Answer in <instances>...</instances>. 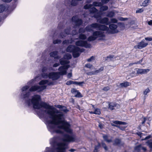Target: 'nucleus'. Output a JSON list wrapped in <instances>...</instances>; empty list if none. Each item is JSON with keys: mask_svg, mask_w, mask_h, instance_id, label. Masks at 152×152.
Masks as SVG:
<instances>
[{"mask_svg": "<svg viewBox=\"0 0 152 152\" xmlns=\"http://www.w3.org/2000/svg\"><path fill=\"white\" fill-rule=\"evenodd\" d=\"M39 84L40 86H33L29 89V86H23L21 89V97L25 99L26 103L28 106L32 104L34 108L45 109V110H42V113H45L48 115V118L49 119L47 120V126L49 130L52 133L56 132L63 134L65 131L67 134L64 135L63 140L66 142L74 141L75 137L72 133V130L70 128V125L65 121L62 120L64 116V114L62 112L58 111L56 108L44 102L39 103L41 98L40 96L39 95L34 96L31 100L28 99L30 95V91H41L46 88V85H50L52 84V83L47 80H42L39 82Z\"/></svg>", "mask_w": 152, "mask_h": 152, "instance_id": "nucleus-1", "label": "nucleus"}, {"mask_svg": "<svg viewBox=\"0 0 152 152\" xmlns=\"http://www.w3.org/2000/svg\"><path fill=\"white\" fill-rule=\"evenodd\" d=\"M50 143L54 149L53 152H65V143H58L56 137H54L51 139ZM50 150V149L49 148H47L46 152H51Z\"/></svg>", "mask_w": 152, "mask_h": 152, "instance_id": "nucleus-2", "label": "nucleus"}, {"mask_svg": "<svg viewBox=\"0 0 152 152\" xmlns=\"http://www.w3.org/2000/svg\"><path fill=\"white\" fill-rule=\"evenodd\" d=\"M102 4L100 2H95L93 3V4H87L84 6L85 9L90 8V11L91 15L96 18H97L100 17L99 13L98 12V10L93 6H101Z\"/></svg>", "mask_w": 152, "mask_h": 152, "instance_id": "nucleus-3", "label": "nucleus"}, {"mask_svg": "<svg viewBox=\"0 0 152 152\" xmlns=\"http://www.w3.org/2000/svg\"><path fill=\"white\" fill-rule=\"evenodd\" d=\"M84 50L83 49L75 46L74 45H70L67 47L66 51L67 52H72L74 57L77 58L80 55V53L82 52Z\"/></svg>", "mask_w": 152, "mask_h": 152, "instance_id": "nucleus-4", "label": "nucleus"}, {"mask_svg": "<svg viewBox=\"0 0 152 152\" xmlns=\"http://www.w3.org/2000/svg\"><path fill=\"white\" fill-rule=\"evenodd\" d=\"M105 35L104 33L99 31H96L93 32L92 35L89 37L87 39L88 41L91 42L95 40L98 38H100V39L104 38Z\"/></svg>", "mask_w": 152, "mask_h": 152, "instance_id": "nucleus-5", "label": "nucleus"}, {"mask_svg": "<svg viewBox=\"0 0 152 152\" xmlns=\"http://www.w3.org/2000/svg\"><path fill=\"white\" fill-rule=\"evenodd\" d=\"M42 76L43 78H47L48 77L49 78L52 79L53 80H57L60 76L59 73L58 72H51L48 75L47 73L43 72L42 74Z\"/></svg>", "mask_w": 152, "mask_h": 152, "instance_id": "nucleus-6", "label": "nucleus"}, {"mask_svg": "<svg viewBox=\"0 0 152 152\" xmlns=\"http://www.w3.org/2000/svg\"><path fill=\"white\" fill-rule=\"evenodd\" d=\"M72 58V56L69 53L66 54L64 56V58L61 59L59 60L60 62L61 65H64L68 64L69 61L68 60H65L64 59H69Z\"/></svg>", "mask_w": 152, "mask_h": 152, "instance_id": "nucleus-7", "label": "nucleus"}, {"mask_svg": "<svg viewBox=\"0 0 152 152\" xmlns=\"http://www.w3.org/2000/svg\"><path fill=\"white\" fill-rule=\"evenodd\" d=\"M75 45L77 46L84 47L86 48L90 47L91 45L88 44L87 41L79 40L75 42Z\"/></svg>", "mask_w": 152, "mask_h": 152, "instance_id": "nucleus-8", "label": "nucleus"}, {"mask_svg": "<svg viewBox=\"0 0 152 152\" xmlns=\"http://www.w3.org/2000/svg\"><path fill=\"white\" fill-rule=\"evenodd\" d=\"M72 20L73 24L75 25L74 28H76L77 26H80L82 23V20L79 19L77 16H73L72 18Z\"/></svg>", "mask_w": 152, "mask_h": 152, "instance_id": "nucleus-9", "label": "nucleus"}, {"mask_svg": "<svg viewBox=\"0 0 152 152\" xmlns=\"http://www.w3.org/2000/svg\"><path fill=\"white\" fill-rule=\"evenodd\" d=\"M69 67V65L63 66L60 67L58 69V70L59 72H58L59 73L60 75L61 76V75H62L66 74L67 70Z\"/></svg>", "mask_w": 152, "mask_h": 152, "instance_id": "nucleus-10", "label": "nucleus"}, {"mask_svg": "<svg viewBox=\"0 0 152 152\" xmlns=\"http://www.w3.org/2000/svg\"><path fill=\"white\" fill-rule=\"evenodd\" d=\"M109 27L110 30L109 29V33L114 34L118 32V31L117 29V26L116 25L110 24L109 26Z\"/></svg>", "mask_w": 152, "mask_h": 152, "instance_id": "nucleus-11", "label": "nucleus"}, {"mask_svg": "<svg viewBox=\"0 0 152 152\" xmlns=\"http://www.w3.org/2000/svg\"><path fill=\"white\" fill-rule=\"evenodd\" d=\"M98 22L102 24H105L106 25H108L110 23L109 21V19L107 18H104L100 19H97Z\"/></svg>", "mask_w": 152, "mask_h": 152, "instance_id": "nucleus-12", "label": "nucleus"}, {"mask_svg": "<svg viewBox=\"0 0 152 152\" xmlns=\"http://www.w3.org/2000/svg\"><path fill=\"white\" fill-rule=\"evenodd\" d=\"M109 109L110 110H113L117 109L119 107V105L115 103L111 102L109 104Z\"/></svg>", "mask_w": 152, "mask_h": 152, "instance_id": "nucleus-13", "label": "nucleus"}, {"mask_svg": "<svg viewBox=\"0 0 152 152\" xmlns=\"http://www.w3.org/2000/svg\"><path fill=\"white\" fill-rule=\"evenodd\" d=\"M149 71L150 70L148 69H138L137 70V72L138 74H143L149 72Z\"/></svg>", "mask_w": 152, "mask_h": 152, "instance_id": "nucleus-14", "label": "nucleus"}, {"mask_svg": "<svg viewBox=\"0 0 152 152\" xmlns=\"http://www.w3.org/2000/svg\"><path fill=\"white\" fill-rule=\"evenodd\" d=\"M58 52L56 51L52 52L50 54V56L51 57L54 58L55 59H58L60 58L61 57L58 56Z\"/></svg>", "mask_w": 152, "mask_h": 152, "instance_id": "nucleus-15", "label": "nucleus"}, {"mask_svg": "<svg viewBox=\"0 0 152 152\" xmlns=\"http://www.w3.org/2000/svg\"><path fill=\"white\" fill-rule=\"evenodd\" d=\"M144 40H142L138 44L137 46L138 48L140 49L144 48L147 46L148 44L147 43H145L144 42Z\"/></svg>", "mask_w": 152, "mask_h": 152, "instance_id": "nucleus-16", "label": "nucleus"}, {"mask_svg": "<svg viewBox=\"0 0 152 152\" xmlns=\"http://www.w3.org/2000/svg\"><path fill=\"white\" fill-rule=\"evenodd\" d=\"M99 30L103 31H106L109 33V28L104 25H102L99 24Z\"/></svg>", "mask_w": 152, "mask_h": 152, "instance_id": "nucleus-17", "label": "nucleus"}, {"mask_svg": "<svg viewBox=\"0 0 152 152\" xmlns=\"http://www.w3.org/2000/svg\"><path fill=\"white\" fill-rule=\"evenodd\" d=\"M70 33V28H67L65 31V33H61L60 34V37L61 38H63L64 37L66 36V34H68Z\"/></svg>", "mask_w": 152, "mask_h": 152, "instance_id": "nucleus-18", "label": "nucleus"}, {"mask_svg": "<svg viewBox=\"0 0 152 152\" xmlns=\"http://www.w3.org/2000/svg\"><path fill=\"white\" fill-rule=\"evenodd\" d=\"M67 2L68 3V4H66L67 6H75L77 5V0H72L71 1H67Z\"/></svg>", "mask_w": 152, "mask_h": 152, "instance_id": "nucleus-19", "label": "nucleus"}, {"mask_svg": "<svg viewBox=\"0 0 152 152\" xmlns=\"http://www.w3.org/2000/svg\"><path fill=\"white\" fill-rule=\"evenodd\" d=\"M130 83L127 82L121 83L120 84V86L121 87H126L130 86Z\"/></svg>", "mask_w": 152, "mask_h": 152, "instance_id": "nucleus-20", "label": "nucleus"}, {"mask_svg": "<svg viewBox=\"0 0 152 152\" xmlns=\"http://www.w3.org/2000/svg\"><path fill=\"white\" fill-rule=\"evenodd\" d=\"M102 137L104 140L106 141L107 142L109 143L112 142V140L111 139H108V136L106 135L103 134Z\"/></svg>", "mask_w": 152, "mask_h": 152, "instance_id": "nucleus-21", "label": "nucleus"}, {"mask_svg": "<svg viewBox=\"0 0 152 152\" xmlns=\"http://www.w3.org/2000/svg\"><path fill=\"white\" fill-rule=\"evenodd\" d=\"M121 141L120 139H115L113 141V145H119L121 143Z\"/></svg>", "mask_w": 152, "mask_h": 152, "instance_id": "nucleus-22", "label": "nucleus"}, {"mask_svg": "<svg viewBox=\"0 0 152 152\" xmlns=\"http://www.w3.org/2000/svg\"><path fill=\"white\" fill-rule=\"evenodd\" d=\"M99 24H100L98 23H94L91 24V26L93 28L99 30Z\"/></svg>", "mask_w": 152, "mask_h": 152, "instance_id": "nucleus-23", "label": "nucleus"}, {"mask_svg": "<svg viewBox=\"0 0 152 152\" xmlns=\"http://www.w3.org/2000/svg\"><path fill=\"white\" fill-rule=\"evenodd\" d=\"M79 38L80 39L85 40L86 39L87 37L85 34H80L79 35Z\"/></svg>", "mask_w": 152, "mask_h": 152, "instance_id": "nucleus-24", "label": "nucleus"}, {"mask_svg": "<svg viewBox=\"0 0 152 152\" xmlns=\"http://www.w3.org/2000/svg\"><path fill=\"white\" fill-rule=\"evenodd\" d=\"M86 31L88 32L93 31V28L91 25L87 26L86 28Z\"/></svg>", "mask_w": 152, "mask_h": 152, "instance_id": "nucleus-25", "label": "nucleus"}, {"mask_svg": "<svg viewBox=\"0 0 152 152\" xmlns=\"http://www.w3.org/2000/svg\"><path fill=\"white\" fill-rule=\"evenodd\" d=\"M113 123L115 124H123L125 125L126 124V122H122L119 121H114L113 122Z\"/></svg>", "mask_w": 152, "mask_h": 152, "instance_id": "nucleus-26", "label": "nucleus"}, {"mask_svg": "<svg viewBox=\"0 0 152 152\" xmlns=\"http://www.w3.org/2000/svg\"><path fill=\"white\" fill-rule=\"evenodd\" d=\"M114 15V12L113 11H112L109 12L107 15V16L109 17L112 18L113 17Z\"/></svg>", "mask_w": 152, "mask_h": 152, "instance_id": "nucleus-27", "label": "nucleus"}, {"mask_svg": "<svg viewBox=\"0 0 152 152\" xmlns=\"http://www.w3.org/2000/svg\"><path fill=\"white\" fill-rule=\"evenodd\" d=\"M108 9V7L104 6H102L100 8V11L101 12H103L104 11H106Z\"/></svg>", "mask_w": 152, "mask_h": 152, "instance_id": "nucleus-28", "label": "nucleus"}, {"mask_svg": "<svg viewBox=\"0 0 152 152\" xmlns=\"http://www.w3.org/2000/svg\"><path fill=\"white\" fill-rule=\"evenodd\" d=\"M141 145H139L137 146H136L135 147L134 149L135 150L138 152H139L141 150Z\"/></svg>", "mask_w": 152, "mask_h": 152, "instance_id": "nucleus-29", "label": "nucleus"}, {"mask_svg": "<svg viewBox=\"0 0 152 152\" xmlns=\"http://www.w3.org/2000/svg\"><path fill=\"white\" fill-rule=\"evenodd\" d=\"M104 69V67H101L98 70L95 71L96 75H97L98 73H100L101 71H102Z\"/></svg>", "mask_w": 152, "mask_h": 152, "instance_id": "nucleus-30", "label": "nucleus"}, {"mask_svg": "<svg viewBox=\"0 0 152 152\" xmlns=\"http://www.w3.org/2000/svg\"><path fill=\"white\" fill-rule=\"evenodd\" d=\"M149 0H145L142 3V5L143 6L145 7L148 5Z\"/></svg>", "mask_w": 152, "mask_h": 152, "instance_id": "nucleus-31", "label": "nucleus"}, {"mask_svg": "<svg viewBox=\"0 0 152 152\" xmlns=\"http://www.w3.org/2000/svg\"><path fill=\"white\" fill-rule=\"evenodd\" d=\"M94 113L95 114L100 115L101 114V112L99 109L96 108L95 110Z\"/></svg>", "mask_w": 152, "mask_h": 152, "instance_id": "nucleus-32", "label": "nucleus"}, {"mask_svg": "<svg viewBox=\"0 0 152 152\" xmlns=\"http://www.w3.org/2000/svg\"><path fill=\"white\" fill-rule=\"evenodd\" d=\"M86 29L85 28H80L79 30V32L80 33L82 34L84 33L86 31Z\"/></svg>", "mask_w": 152, "mask_h": 152, "instance_id": "nucleus-33", "label": "nucleus"}, {"mask_svg": "<svg viewBox=\"0 0 152 152\" xmlns=\"http://www.w3.org/2000/svg\"><path fill=\"white\" fill-rule=\"evenodd\" d=\"M76 94L75 95V96L78 97H82V96L81 94V93L78 92V91H77L76 93Z\"/></svg>", "mask_w": 152, "mask_h": 152, "instance_id": "nucleus-34", "label": "nucleus"}, {"mask_svg": "<svg viewBox=\"0 0 152 152\" xmlns=\"http://www.w3.org/2000/svg\"><path fill=\"white\" fill-rule=\"evenodd\" d=\"M5 9V7L3 5H0V13L2 12Z\"/></svg>", "mask_w": 152, "mask_h": 152, "instance_id": "nucleus-35", "label": "nucleus"}, {"mask_svg": "<svg viewBox=\"0 0 152 152\" xmlns=\"http://www.w3.org/2000/svg\"><path fill=\"white\" fill-rule=\"evenodd\" d=\"M61 42V41L60 39H56L53 41V43L54 44H58Z\"/></svg>", "mask_w": 152, "mask_h": 152, "instance_id": "nucleus-36", "label": "nucleus"}, {"mask_svg": "<svg viewBox=\"0 0 152 152\" xmlns=\"http://www.w3.org/2000/svg\"><path fill=\"white\" fill-rule=\"evenodd\" d=\"M86 74L87 75H96L95 71L87 72Z\"/></svg>", "mask_w": 152, "mask_h": 152, "instance_id": "nucleus-37", "label": "nucleus"}, {"mask_svg": "<svg viewBox=\"0 0 152 152\" xmlns=\"http://www.w3.org/2000/svg\"><path fill=\"white\" fill-rule=\"evenodd\" d=\"M84 82H74V83L76 85H78L80 86H82V84L84 83Z\"/></svg>", "mask_w": 152, "mask_h": 152, "instance_id": "nucleus-38", "label": "nucleus"}, {"mask_svg": "<svg viewBox=\"0 0 152 152\" xmlns=\"http://www.w3.org/2000/svg\"><path fill=\"white\" fill-rule=\"evenodd\" d=\"M61 111H63L65 113H66L68 111V110H67L66 107L63 106L61 109Z\"/></svg>", "mask_w": 152, "mask_h": 152, "instance_id": "nucleus-39", "label": "nucleus"}, {"mask_svg": "<svg viewBox=\"0 0 152 152\" xmlns=\"http://www.w3.org/2000/svg\"><path fill=\"white\" fill-rule=\"evenodd\" d=\"M150 91V90L148 88H146L144 91V94L145 95H147V94L149 93Z\"/></svg>", "mask_w": 152, "mask_h": 152, "instance_id": "nucleus-40", "label": "nucleus"}, {"mask_svg": "<svg viewBox=\"0 0 152 152\" xmlns=\"http://www.w3.org/2000/svg\"><path fill=\"white\" fill-rule=\"evenodd\" d=\"M99 146L100 144H99L95 146L94 152H97V150L99 149Z\"/></svg>", "mask_w": 152, "mask_h": 152, "instance_id": "nucleus-41", "label": "nucleus"}, {"mask_svg": "<svg viewBox=\"0 0 152 152\" xmlns=\"http://www.w3.org/2000/svg\"><path fill=\"white\" fill-rule=\"evenodd\" d=\"M143 11V8L139 9L136 11V12L137 13H141Z\"/></svg>", "mask_w": 152, "mask_h": 152, "instance_id": "nucleus-42", "label": "nucleus"}, {"mask_svg": "<svg viewBox=\"0 0 152 152\" xmlns=\"http://www.w3.org/2000/svg\"><path fill=\"white\" fill-rule=\"evenodd\" d=\"M102 147L105 150H107V147L106 145V144L103 142L102 143Z\"/></svg>", "mask_w": 152, "mask_h": 152, "instance_id": "nucleus-43", "label": "nucleus"}, {"mask_svg": "<svg viewBox=\"0 0 152 152\" xmlns=\"http://www.w3.org/2000/svg\"><path fill=\"white\" fill-rule=\"evenodd\" d=\"M111 22L112 23H116L117 22V20L115 18H112L111 19Z\"/></svg>", "mask_w": 152, "mask_h": 152, "instance_id": "nucleus-44", "label": "nucleus"}, {"mask_svg": "<svg viewBox=\"0 0 152 152\" xmlns=\"http://www.w3.org/2000/svg\"><path fill=\"white\" fill-rule=\"evenodd\" d=\"M74 84V82L73 81H72L71 80H69L66 83V84L67 85H69L70 84Z\"/></svg>", "mask_w": 152, "mask_h": 152, "instance_id": "nucleus-45", "label": "nucleus"}, {"mask_svg": "<svg viewBox=\"0 0 152 152\" xmlns=\"http://www.w3.org/2000/svg\"><path fill=\"white\" fill-rule=\"evenodd\" d=\"M85 66L88 68L91 69L92 68V65L90 64H87L85 65Z\"/></svg>", "mask_w": 152, "mask_h": 152, "instance_id": "nucleus-46", "label": "nucleus"}, {"mask_svg": "<svg viewBox=\"0 0 152 152\" xmlns=\"http://www.w3.org/2000/svg\"><path fill=\"white\" fill-rule=\"evenodd\" d=\"M142 61V59H141L140 61H138L137 62H134V63H131L129 64V65H132L133 64H140V63Z\"/></svg>", "mask_w": 152, "mask_h": 152, "instance_id": "nucleus-47", "label": "nucleus"}, {"mask_svg": "<svg viewBox=\"0 0 152 152\" xmlns=\"http://www.w3.org/2000/svg\"><path fill=\"white\" fill-rule=\"evenodd\" d=\"M110 88L108 86H107L104 88L103 90L104 91H107L110 89Z\"/></svg>", "mask_w": 152, "mask_h": 152, "instance_id": "nucleus-48", "label": "nucleus"}, {"mask_svg": "<svg viewBox=\"0 0 152 152\" xmlns=\"http://www.w3.org/2000/svg\"><path fill=\"white\" fill-rule=\"evenodd\" d=\"M109 0H102L101 1L103 4H105L107 3Z\"/></svg>", "mask_w": 152, "mask_h": 152, "instance_id": "nucleus-49", "label": "nucleus"}, {"mask_svg": "<svg viewBox=\"0 0 152 152\" xmlns=\"http://www.w3.org/2000/svg\"><path fill=\"white\" fill-rule=\"evenodd\" d=\"M94 57L93 56H91L90 58L87 59V61L88 62H90L92 60L94 59Z\"/></svg>", "mask_w": 152, "mask_h": 152, "instance_id": "nucleus-50", "label": "nucleus"}, {"mask_svg": "<svg viewBox=\"0 0 152 152\" xmlns=\"http://www.w3.org/2000/svg\"><path fill=\"white\" fill-rule=\"evenodd\" d=\"M145 39L147 41H151L152 40V38L151 37H146L145 38Z\"/></svg>", "mask_w": 152, "mask_h": 152, "instance_id": "nucleus-51", "label": "nucleus"}, {"mask_svg": "<svg viewBox=\"0 0 152 152\" xmlns=\"http://www.w3.org/2000/svg\"><path fill=\"white\" fill-rule=\"evenodd\" d=\"M77 33V32L75 30H73L72 33V35H75Z\"/></svg>", "mask_w": 152, "mask_h": 152, "instance_id": "nucleus-52", "label": "nucleus"}, {"mask_svg": "<svg viewBox=\"0 0 152 152\" xmlns=\"http://www.w3.org/2000/svg\"><path fill=\"white\" fill-rule=\"evenodd\" d=\"M59 65H60L59 64L56 63L53 64V66L54 67H56L58 66Z\"/></svg>", "mask_w": 152, "mask_h": 152, "instance_id": "nucleus-53", "label": "nucleus"}, {"mask_svg": "<svg viewBox=\"0 0 152 152\" xmlns=\"http://www.w3.org/2000/svg\"><path fill=\"white\" fill-rule=\"evenodd\" d=\"M148 145L149 147L151 148H152V142H150L148 143Z\"/></svg>", "mask_w": 152, "mask_h": 152, "instance_id": "nucleus-54", "label": "nucleus"}, {"mask_svg": "<svg viewBox=\"0 0 152 152\" xmlns=\"http://www.w3.org/2000/svg\"><path fill=\"white\" fill-rule=\"evenodd\" d=\"M148 23L149 25L152 26V20H151L148 21Z\"/></svg>", "mask_w": 152, "mask_h": 152, "instance_id": "nucleus-55", "label": "nucleus"}, {"mask_svg": "<svg viewBox=\"0 0 152 152\" xmlns=\"http://www.w3.org/2000/svg\"><path fill=\"white\" fill-rule=\"evenodd\" d=\"M77 91L75 89H72L71 90V92L72 93H75L76 94Z\"/></svg>", "mask_w": 152, "mask_h": 152, "instance_id": "nucleus-56", "label": "nucleus"}, {"mask_svg": "<svg viewBox=\"0 0 152 152\" xmlns=\"http://www.w3.org/2000/svg\"><path fill=\"white\" fill-rule=\"evenodd\" d=\"M67 1H69V0H66L65 2V5L66 6V7H70L71 6H67L66 5V4H68V3L67 2Z\"/></svg>", "mask_w": 152, "mask_h": 152, "instance_id": "nucleus-57", "label": "nucleus"}, {"mask_svg": "<svg viewBox=\"0 0 152 152\" xmlns=\"http://www.w3.org/2000/svg\"><path fill=\"white\" fill-rule=\"evenodd\" d=\"M99 127L101 129H102L103 128V125L100 123H99Z\"/></svg>", "mask_w": 152, "mask_h": 152, "instance_id": "nucleus-58", "label": "nucleus"}, {"mask_svg": "<svg viewBox=\"0 0 152 152\" xmlns=\"http://www.w3.org/2000/svg\"><path fill=\"white\" fill-rule=\"evenodd\" d=\"M141 150H143L144 151H145L146 150V148L145 147H143L141 146Z\"/></svg>", "mask_w": 152, "mask_h": 152, "instance_id": "nucleus-59", "label": "nucleus"}, {"mask_svg": "<svg viewBox=\"0 0 152 152\" xmlns=\"http://www.w3.org/2000/svg\"><path fill=\"white\" fill-rule=\"evenodd\" d=\"M3 1L6 2H10L12 0H2Z\"/></svg>", "mask_w": 152, "mask_h": 152, "instance_id": "nucleus-60", "label": "nucleus"}, {"mask_svg": "<svg viewBox=\"0 0 152 152\" xmlns=\"http://www.w3.org/2000/svg\"><path fill=\"white\" fill-rule=\"evenodd\" d=\"M113 57V56L112 55L109 56L107 57V58H109L110 59L112 58Z\"/></svg>", "mask_w": 152, "mask_h": 152, "instance_id": "nucleus-61", "label": "nucleus"}, {"mask_svg": "<svg viewBox=\"0 0 152 152\" xmlns=\"http://www.w3.org/2000/svg\"><path fill=\"white\" fill-rule=\"evenodd\" d=\"M68 77H70L72 76V73H69L67 75Z\"/></svg>", "mask_w": 152, "mask_h": 152, "instance_id": "nucleus-62", "label": "nucleus"}, {"mask_svg": "<svg viewBox=\"0 0 152 152\" xmlns=\"http://www.w3.org/2000/svg\"><path fill=\"white\" fill-rule=\"evenodd\" d=\"M151 137V136H148L146 137L145 138V139H144V140H146L148 139H149V138H150Z\"/></svg>", "mask_w": 152, "mask_h": 152, "instance_id": "nucleus-63", "label": "nucleus"}, {"mask_svg": "<svg viewBox=\"0 0 152 152\" xmlns=\"http://www.w3.org/2000/svg\"><path fill=\"white\" fill-rule=\"evenodd\" d=\"M46 67H44L42 69V71L43 72H44L46 70Z\"/></svg>", "mask_w": 152, "mask_h": 152, "instance_id": "nucleus-64", "label": "nucleus"}]
</instances>
